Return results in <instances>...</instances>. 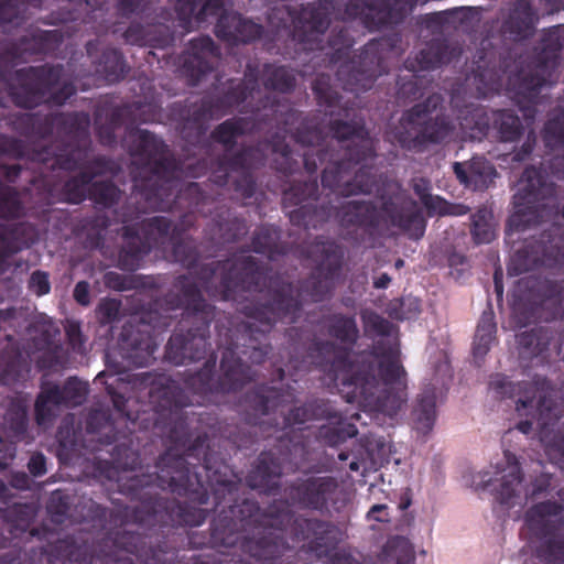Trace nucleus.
Here are the masks:
<instances>
[{"instance_id":"f257e3e1","label":"nucleus","mask_w":564,"mask_h":564,"mask_svg":"<svg viewBox=\"0 0 564 564\" xmlns=\"http://www.w3.org/2000/svg\"><path fill=\"white\" fill-rule=\"evenodd\" d=\"M301 306L289 284L273 290L267 303L242 304L238 311L249 321L235 328H227L224 335L221 332L218 334L217 345L223 349L219 375L216 376L217 356L214 352L202 368L186 375L184 388L163 372L132 375L129 381L135 389H148L149 398L148 403L141 404L135 411L132 408L138 402L126 399L115 388V382L123 379L105 371L98 373L95 382L105 386L115 409L130 423V426L127 425L129 434L115 431L113 424L108 420L97 430L98 414H89L85 436L73 426H59V446L73 454H80L83 449L93 454L106 452L117 467L127 471H133L140 464V455L132 448V434L137 430H151L156 436L166 440L167 448L184 452L194 441L193 422L207 424L210 430L215 425L209 423L215 419L208 413L188 412L187 408L212 402L219 395L236 393L251 382L256 377L252 365L262 364L271 351L269 334L279 321L294 322L300 315Z\"/></svg>"},{"instance_id":"f03ea898","label":"nucleus","mask_w":564,"mask_h":564,"mask_svg":"<svg viewBox=\"0 0 564 564\" xmlns=\"http://www.w3.org/2000/svg\"><path fill=\"white\" fill-rule=\"evenodd\" d=\"M207 431L197 434L184 452L166 448L152 473L123 475L124 479H143L142 488L162 500L169 490L189 502L206 505L212 494L217 516L209 527L212 549L219 552L239 549L261 564H292L294 550L276 532L274 524L285 523L290 512L282 502H271L264 510L259 503L241 497V479L214 449Z\"/></svg>"},{"instance_id":"7ed1b4c3","label":"nucleus","mask_w":564,"mask_h":564,"mask_svg":"<svg viewBox=\"0 0 564 564\" xmlns=\"http://www.w3.org/2000/svg\"><path fill=\"white\" fill-rule=\"evenodd\" d=\"M172 256L188 270L174 278L171 289L158 301L167 311L182 310L177 329L165 347V358L176 365L198 361L210 348L209 327L216 306L204 296L220 301H237L242 292H261L265 275L252 256L216 260L197 265L200 253L194 241L172 238Z\"/></svg>"},{"instance_id":"20e7f679","label":"nucleus","mask_w":564,"mask_h":564,"mask_svg":"<svg viewBox=\"0 0 564 564\" xmlns=\"http://www.w3.org/2000/svg\"><path fill=\"white\" fill-rule=\"evenodd\" d=\"M250 117L229 118L210 133V138L223 145L224 153L213 160L209 181L218 187H226L243 199L252 198L257 192L253 171L262 164V154L252 145H245L232 151L240 137L252 133H264L271 137L274 169L285 176L300 171V162L294 159L292 148L285 137L299 121L301 113L289 100L264 96L259 106L252 109Z\"/></svg>"},{"instance_id":"39448f33","label":"nucleus","mask_w":564,"mask_h":564,"mask_svg":"<svg viewBox=\"0 0 564 564\" xmlns=\"http://www.w3.org/2000/svg\"><path fill=\"white\" fill-rule=\"evenodd\" d=\"M124 142L141 167L133 175V189L119 212L123 223L135 221L151 210L187 208L173 226L172 238L175 239L195 225L196 213L204 216L210 213L205 206L214 204L212 194L196 182L180 186V164L161 138L145 129L128 128Z\"/></svg>"},{"instance_id":"423d86ee","label":"nucleus","mask_w":564,"mask_h":564,"mask_svg":"<svg viewBox=\"0 0 564 564\" xmlns=\"http://www.w3.org/2000/svg\"><path fill=\"white\" fill-rule=\"evenodd\" d=\"M312 364L335 382L347 403L364 410L395 415L405 402V369L397 343L378 339L357 365L347 349L329 339L314 337L307 349Z\"/></svg>"},{"instance_id":"0eeeda50","label":"nucleus","mask_w":564,"mask_h":564,"mask_svg":"<svg viewBox=\"0 0 564 564\" xmlns=\"http://www.w3.org/2000/svg\"><path fill=\"white\" fill-rule=\"evenodd\" d=\"M282 207L292 225L305 229L321 228L335 216L344 239L358 245L375 239L382 213L411 239H421L426 229L423 213L411 197H390L382 202L381 210L371 200L358 199L334 207L329 200H321L316 177L291 183L282 193Z\"/></svg>"},{"instance_id":"6e6552de","label":"nucleus","mask_w":564,"mask_h":564,"mask_svg":"<svg viewBox=\"0 0 564 564\" xmlns=\"http://www.w3.org/2000/svg\"><path fill=\"white\" fill-rule=\"evenodd\" d=\"M289 132L291 138L300 145L307 148L297 154L300 166L303 164L308 175H314L318 164L328 161L322 172V185L343 197L359 194H371L377 188V177L371 163L377 158L376 143L362 119L343 120L330 119L328 130L338 142H348L344 156L334 159L328 149H315L325 134L323 129L303 113ZM296 160V158H294Z\"/></svg>"},{"instance_id":"1a4fd4ad","label":"nucleus","mask_w":564,"mask_h":564,"mask_svg":"<svg viewBox=\"0 0 564 564\" xmlns=\"http://www.w3.org/2000/svg\"><path fill=\"white\" fill-rule=\"evenodd\" d=\"M14 130L28 138L46 139L54 132L62 147H43L32 154V169L37 176L30 182L51 186L50 173L55 171H85L87 174L102 176L117 171L115 161L106 155L90 156L91 140L89 133L90 117L87 112L59 113H19L12 119Z\"/></svg>"},{"instance_id":"9d476101","label":"nucleus","mask_w":564,"mask_h":564,"mask_svg":"<svg viewBox=\"0 0 564 564\" xmlns=\"http://www.w3.org/2000/svg\"><path fill=\"white\" fill-rule=\"evenodd\" d=\"M58 39L56 30H36L30 35L0 43V83L4 84L7 97L17 107L33 109L46 100L61 106L76 94V86L72 82H64L54 90L64 74V67L59 64L23 67L17 69L13 80H10L17 65L44 53Z\"/></svg>"},{"instance_id":"9b49d317","label":"nucleus","mask_w":564,"mask_h":564,"mask_svg":"<svg viewBox=\"0 0 564 564\" xmlns=\"http://www.w3.org/2000/svg\"><path fill=\"white\" fill-rule=\"evenodd\" d=\"M282 502L290 512L285 523L274 524L276 532L285 539L288 529L293 541L304 542L308 550L318 556H328L337 543L336 527L325 520L295 516L292 508L317 511L321 514L339 513L349 502V492L345 486L330 475H311L299 477L284 488Z\"/></svg>"},{"instance_id":"f8f14e48","label":"nucleus","mask_w":564,"mask_h":564,"mask_svg":"<svg viewBox=\"0 0 564 564\" xmlns=\"http://www.w3.org/2000/svg\"><path fill=\"white\" fill-rule=\"evenodd\" d=\"M89 498H82L76 505L73 516L82 527L73 534L58 539L47 546H28L29 539H33L37 531L28 530L34 516L31 507L15 503L8 508L6 518L8 522L1 530L0 549H12L0 552V564H90L93 563L89 544L96 533L91 523L82 522L77 506Z\"/></svg>"},{"instance_id":"ddd939ff","label":"nucleus","mask_w":564,"mask_h":564,"mask_svg":"<svg viewBox=\"0 0 564 564\" xmlns=\"http://www.w3.org/2000/svg\"><path fill=\"white\" fill-rule=\"evenodd\" d=\"M337 417V411L330 402L324 399H313L300 406H295L283 416V432L275 437V444L269 451L262 452L246 477L251 489L265 495H275L280 490V479L283 474H293L301 470L307 462V443L301 433H296L295 425H304L311 421L329 420Z\"/></svg>"},{"instance_id":"4468645a","label":"nucleus","mask_w":564,"mask_h":564,"mask_svg":"<svg viewBox=\"0 0 564 564\" xmlns=\"http://www.w3.org/2000/svg\"><path fill=\"white\" fill-rule=\"evenodd\" d=\"M473 84L479 98H487L506 90L523 110L538 104L542 87L557 64V55L539 53L525 66L519 67L509 56H496V52H478Z\"/></svg>"},{"instance_id":"2eb2a0df","label":"nucleus","mask_w":564,"mask_h":564,"mask_svg":"<svg viewBox=\"0 0 564 564\" xmlns=\"http://www.w3.org/2000/svg\"><path fill=\"white\" fill-rule=\"evenodd\" d=\"M260 93L259 66L249 62L243 78L230 80L223 96H205L196 101L185 99L173 102L169 109V117L175 122L183 139L196 143L205 135L210 119L225 115L226 109L238 107Z\"/></svg>"},{"instance_id":"dca6fc26","label":"nucleus","mask_w":564,"mask_h":564,"mask_svg":"<svg viewBox=\"0 0 564 564\" xmlns=\"http://www.w3.org/2000/svg\"><path fill=\"white\" fill-rule=\"evenodd\" d=\"M444 98L434 93L425 100L405 109L397 123L386 131V140L410 152L422 153L430 145L443 143L454 130L445 113L432 115L443 107Z\"/></svg>"},{"instance_id":"f3484780","label":"nucleus","mask_w":564,"mask_h":564,"mask_svg":"<svg viewBox=\"0 0 564 564\" xmlns=\"http://www.w3.org/2000/svg\"><path fill=\"white\" fill-rule=\"evenodd\" d=\"M328 45L333 50L329 62L339 64L336 77L347 91L356 95L367 91L378 77L388 72L379 40L369 41L358 55L348 58L354 39L346 28H334L328 36Z\"/></svg>"},{"instance_id":"a211bd4d","label":"nucleus","mask_w":564,"mask_h":564,"mask_svg":"<svg viewBox=\"0 0 564 564\" xmlns=\"http://www.w3.org/2000/svg\"><path fill=\"white\" fill-rule=\"evenodd\" d=\"M306 253L307 258L315 263V268L310 278L301 282L300 290L295 289L292 283L286 281H271L270 286L261 299L251 300L247 303H267L271 296V292L284 284L292 286L293 294L300 300L301 305H303L301 293L306 294L313 303L322 302L329 296L343 269L345 258L343 246L328 237L317 236L306 247ZM301 311H303V306H301ZM300 314H302V312H300ZM300 317L301 315H299L294 322H289L288 319L280 322L292 324L297 322Z\"/></svg>"},{"instance_id":"6ab92c4d","label":"nucleus","mask_w":564,"mask_h":564,"mask_svg":"<svg viewBox=\"0 0 564 564\" xmlns=\"http://www.w3.org/2000/svg\"><path fill=\"white\" fill-rule=\"evenodd\" d=\"M545 173L564 180V154L551 158L544 169L530 165L521 177V187L513 197L516 212L509 225L518 231L525 229L530 221L538 223L541 212L549 207L556 197V185L549 181Z\"/></svg>"},{"instance_id":"aec40b11","label":"nucleus","mask_w":564,"mask_h":564,"mask_svg":"<svg viewBox=\"0 0 564 564\" xmlns=\"http://www.w3.org/2000/svg\"><path fill=\"white\" fill-rule=\"evenodd\" d=\"M489 389L497 398H518L516 410L535 409L538 422L543 427L560 414L554 400L555 387L544 376L536 375L531 381L513 383L507 376L496 373L490 377Z\"/></svg>"},{"instance_id":"412c9836","label":"nucleus","mask_w":564,"mask_h":564,"mask_svg":"<svg viewBox=\"0 0 564 564\" xmlns=\"http://www.w3.org/2000/svg\"><path fill=\"white\" fill-rule=\"evenodd\" d=\"M563 510L564 502L546 500L525 511L524 525L538 541L535 555L544 564H564V519H550Z\"/></svg>"},{"instance_id":"4be33fe9","label":"nucleus","mask_w":564,"mask_h":564,"mask_svg":"<svg viewBox=\"0 0 564 564\" xmlns=\"http://www.w3.org/2000/svg\"><path fill=\"white\" fill-rule=\"evenodd\" d=\"M334 0H317L294 9L286 4L274 7L268 14V21L276 30L293 25L294 37L302 43L316 42L325 33L334 13Z\"/></svg>"},{"instance_id":"5701e85b","label":"nucleus","mask_w":564,"mask_h":564,"mask_svg":"<svg viewBox=\"0 0 564 564\" xmlns=\"http://www.w3.org/2000/svg\"><path fill=\"white\" fill-rule=\"evenodd\" d=\"M512 306L513 317L519 326L545 318L544 311L557 310L563 300L562 286L552 280L525 276L518 282Z\"/></svg>"},{"instance_id":"b1692460","label":"nucleus","mask_w":564,"mask_h":564,"mask_svg":"<svg viewBox=\"0 0 564 564\" xmlns=\"http://www.w3.org/2000/svg\"><path fill=\"white\" fill-rule=\"evenodd\" d=\"M419 0H347L345 14L360 19L369 31H378L402 22Z\"/></svg>"},{"instance_id":"393cba45","label":"nucleus","mask_w":564,"mask_h":564,"mask_svg":"<svg viewBox=\"0 0 564 564\" xmlns=\"http://www.w3.org/2000/svg\"><path fill=\"white\" fill-rule=\"evenodd\" d=\"M152 319H147L145 315L140 321H128L121 329L118 348L119 354L127 366L145 367L154 359L156 343L152 334V328L158 324L151 325Z\"/></svg>"},{"instance_id":"a878e982","label":"nucleus","mask_w":564,"mask_h":564,"mask_svg":"<svg viewBox=\"0 0 564 564\" xmlns=\"http://www.w3.org/2000/svg\"><path fill=\"white\" fill-rule=\"evenodd\" d=\"M219 58L220 50L210 36L194 37L178 57V70L189 86H196L214 70Z\"/></svg>"},{"instance_id":"bb28decb","label":"nucleus","mask_w":564,"mask_h":564,"mask_svg":"<svg viewBox=\"0 0 564 564\" xmlns=\"http://www.w3.org/2000/svg\"><path fill=\"white\" fill-rule=\"evenodd\" d=\"M564 256L550 231H543L539 238L527 239L508 264L509 275H520L540 267L550 265Z\"/></svg>"},{"instance_id":"cd10ccee","label":"nucleus","mask_w":564,"mask_h":564,"mask_svg":"<svg viewBox=\"0 0 564 564\" xmlns=\"http://www.w3.org/2000/svg\"><path fill=\"white\" fill-rule=\"evenodd\" d=\"M296 389L288 386L286 389L260 384L246 394V403L252 413H248L246 422L251 426H261L263 416L274 412L278 408L295 400Z\"/></svg>"},{"instance_id":"c85d7f7f","label":"nucleus","mask_w":564,"mask_h":564,"mask_svg":"<svg viewBox=\"0 0 564 564\" xmlns=\"http://www.w3.org/2000/svg\"><path fill=\"white\" fill-rule=\"evenodd\" d=\"M214 31L220 41L229 45L251 44L262 39L265 33L261 23L254 22L238 12L220 15Z\"/></svg>"},{"instance_id":"c756f323","label":"nucleus","mask_w":564,"mask_h":564,"mask_svg":"<svg viewBox=\"0 0 564 564\" xmlns=\"http://www.w3.org/2000/svg\"><path fill=\"white\" fill-rule=\"evenodd\" d=\"M517 344L521 358L542 357L546 359L551 355L544 354L553 344L556 357L564 360V329L555 336L549 327H534L519 333L517 335Z\"/></svg>"},{"instance_id":"7c9ffc66","label":"nucleus","mask_w":564,"mask_h":564,"mask_svg":"<svg viewBox=\"0 0 564 564\" xmlns=\"http://www.w3.org/2000/svg\"><path fill=\"white\" fill-rule=\"evenodd\" d=\"M37 240L39 229L31 223L0 224V271L4 269L10 257L30 248Z\"/></svg>"},{"instance_id":"2f4dec72","label":"nucleus","mask_w":564,"mask_h":564,"mask_svg":"<svg viewBox=\"0 0 564 564\" xmlns=\"http://www.w3.org/2000/svg\"><path fill=\"white\" fill-rule=\"evenodd\" d=\"M452 167L458 182L473 191L487 189L498 175L494 164L484 156L454 162Z\"/></svg>"},{"instance_id":"473e14b6","label":"nucleus","mask_w":564,"mask_h":564,"mask_svg":"<svg viewBox=\"0 0 564 564\" xmlns=\"http://www.w3.org/2000/svg\"><path fill=\"white\" fill-rule=\"evenodd\" d=\"M247 232L246 220L228 208H219L205 229L206 238L217 247L238 241Z\"/></svg>"},{"instance_id":"72a5a7b5","label":"nucleus","mask_w":564,"mask_h":564,"mask_svg":"<svg viewBox=\"0 0 564 564\" xmlns=\"http://www.w3.org/2000/svg\"><path fill=\"white\" fill-rule=\"evenodd\" d=\"M24 172L19 163L0 162V218L18 219L24 215V205L20 199L18 191L3 183H14Z\"/></svg>"},{"instance_id":"f704fd0d","label":"nucleus","mask_w":564,"mask_h":564,"mask_svg":"<svg viewBox=\"0 0 564 564\" xmlns=\"http://www.w3.org/2000/svg\"><path fill=\"white\" fill-rule=\"evenodd\" d=\"M123 205L116 210L117 220L123 221L119 217V212ZM130 221L124 223L121 228V237L124 241L119 250L118 267L123 271H135L140 268L143 258L151 252L149 245L142 241L139 235V229L135 225H129Z\"/></svg>"},{"instance_id":"c9c22d12","label":"nucleus","mask_w":564,"mask_h":564,"mask_svg":"<svg viewBox=\"0 0 564 564\" xmlns=\"http://www.w3.org/2000/svg\"><path fill=\"white\" fill-rule=\"evenodd\" d=\"M507 459V468L502 471L499 485L495 486L490 480L487 481L486 487H492L491 491L495 499L503 506H514V499L520 496V486L523 479L521 467L517 457L509 452L505 453Z\"/></svg>"},{"instance_id":"e433bc0d","label":"nucleus","mask_w":564,"mask_h":564,"mask_svg":"<svg viewBox=\"0 0 564 564\" xmlns=\"http://www.w3.org/2000/svg\"><path fill=\"white\" fill-rule=\"evenodd\" d=\"M536 17L529 0H516L507 19L502 22V31L512 40L529 39L534 32Z\"/></svg>"},{"instance_id":"4c0bfd02","label":"nucleus","mask_w":564,"mask_h":564,"mask_svg":"<svg viewBox=\"0 0 564 564\" xmlns=\"http://www.w3.org/2000/svg\"><path fill=\"white\" fill-rule=\"evenodd\" d=\"M317 106L329 117H349V107L332 84V76L317 74L311 85Z\"/></svg>"},{"instance_id":"58836bf2","label":"nucleus","mask_w":564,"mask_h":564,"mask_svg":"<svg viewBox=\"0 0 564 564\" xmlns=\"http://www.w3.org/2000/svg\"><path fill=\"white\" fill-rule=\"evenodd\" d=\"M449 61L447 41L444 39H432L417 53L405 59L404 67L412 73H417L438 68Z\"/></svg>"},{"instance_id":"ea45409f","label":"nucleus","mask_w":564,"mask_h":564,"mask_svg":"<svg viewBox=\"0 0 564 564\" xmlns=\"http://www.w3.org/2000/svg\"><path fill=\"white\" fill-rule=\"evenodd\" d=\"M321 325L330 338L340 343L339 347L348 350L356 345L359 338V328L355 315L333 313L321 318ZM338 346V344H336Z\"/></svg>"},{"instance_id":"a19ab883","label":"nucleus","mask_w":564,"mask_h":564,"mask_svg":"<svg viewBox=\"0 0 564 564\" xmlns=\"http://www.w3.org/2000/svg\"><path fill=\"white\" fill-rule=\"evenodd\" d=\"M124 41L132 45L165 47L172 42V34L166 25L161 22L147 26L140 23H131L123 33Z\"/></svg>"},{"instance_id":"79ce46f5","label":"nucleus","mask_w":564,"mask_h":564,"mask_svg":"<svg viewBox=\"0 0 564 564\" xmlns=\"http://www.w3.org/2000/svg\"><path fill=\"white\" fill-rule=\"evenodd\" d=\"M259 80L269 91L280 94H291L294 91L297 83L296 72L286 65L265 63L259 69Z\"/></svg>"},{"instance_id":"37998d69","label":"nucleus","mask_w":564,"mask_h":564,"mask_svg":"<svg viewBox=\"0 0 564 564\" xmlns=\"http://www.w3.org/2000/svg\"><path fill=\"white\" fill-rule=\"evenodd\" d=\"M28 403L24 398H12L3 415L2 430L11 441H22L28 432Z\"/></svg>"},{"instance_id":"c03bdc74","label":"nucleus","mask_w":564,"mask_h":564,"mask_svg":"<svg viewBox=\"0 0 564 564\" xmlns=\"http://www.w3.org/2000/svg\"><path fill=\"white\" fill-rule=\"evenodd\" d=\"M129 225H132L129 223ZM139 229V235L144 243L149 245L150 250L163 247L166 242H172L173 223L165 216H154L134 224Z\"/></svg>"},{"instance_id":"a18cd8bd","label":"nucleus","mask_w":564,"mask_h":564,"mask_svg":"<svg viewBox=\"0 0 564 564\" xmlns=\"http://www.w3.org/2000/svg\"><path fill=\"white\" fill-rule=\"evenodd\" d=\"M415 429L423 434L432 431L436 420V393L433 387H429L417 395L412 411Z\"/></svg>"},{"instance_id":"49530a36","label":"nucleus","mask_w":564,"mask_h":564,"mask_svg":"<svg viewBox=\"0 0 564 564\" xmlns=\"http://www.w3.org/2000/svg\"><path fill=\"white\" fill-rule=\"evenodd\" d=\"M61 404V397L56 383H44L36 395L34 403V416L37 425H46L57 416Z\"/></svg>"},{"instance_id":"de8ad7c7","label":"nucleus","mask_w":564,"mask_h":564,"mask_svg":"<svg viewBox=\"0 0 564 564\" xmlns=\"http://www.w3.org/2000/svg\"><path fill=\"white\" fill-rule=\"evenodd\" d=\"M251 247L252 251L270 260L285 253L284 247L280 243V230L272 225H261L254 230Z\"/></svg>"},{"instance_id":"09e8293b","label":"nucleus","mask_w":564,"mask_h":564,"mask_svg":"<svg viewBox=\"0 0 564 564\" xmlns=\"http://www.w3.org/2000/svg\"><path fill=\"white\" fill-rule=\"evenodd\" d=\"M28 371V362L19 347H10L0 352V381L10 386L19 382Z\"/></svg>"},{"instance_id":"8fccbe9b","label":"nucleus","mask_w":564,"mask_h":564,"mask_svg":"<svg viewBox=\"0 0 564 564\" xmlns=\"http://www.w3.org/2000/svg\"><path fill=\"white\" fill-rule=\"evenodd\" d=\"M491 127L501 142H514L523 133V124L512 110L499 109L492 112Z\"/></svg>"},{"instance_id":"3c124183","label":"nucleus","mask_w":564,"mask_h":564,"mask_svg":"<svg viewBox=\"0 0 564 564\" xmlns=\"http://www.w3.org/2000/svg\"><path fill=\"white\" fill-rule=\"evenodd\" d=\"M497 324L495 322V313L491 307L484 311L478 322L474 343V357L482 359L490 350L492 341L496 339Z\"/></svg>"},{"instance_id":"603ef678","label":"nucleus","mask_w":564,"mask_h":564,"mask_svg":"<svg viewBox=\"0 0 564 564\" xmlns=\"http://www.w3.org/2000/svg\"><path fill=\"white\" fill-rule=\"evenodd\" d=\"M459 126L468 138L480 141L488 135L491 121L482 107L473 106L459 116Z\"/></svg>"},{"instance_id":"864d4df0","label":"nucleus","mask_w":564,"mask_h":564,"mask_svg":"<svg viewBox=\"0 0 564 564\" xmlns=\"http://www.w3.org/2000/svg\"><path fill=\"white\" fill-rule=\"evenodd\" d=\"M334 420L333 424H325L318 427L316 438L319 443L334 447L358 434L357 426L344 421L338 413Z\"/></svg>"},{"instance_id":"5fc2aeb1","label":"nucleus","mask_w":564,"mask_h":564,"mask_svg":"<svg viewBox=\"0 0 564 564\" xmlns=\"http://www.w3.org/2000/svg\"><path fill=\"white\" fill-rule=\"evenodd\" d=\"M129 67L122 53L112 47L102 51L97 63L96 72L101 74L109 83L121 80L128 73Z\"/></svg>"},{"instance_id":"6e6d98bb","label":"nucleus","mask_w":564,"mask_h":564,"mask_svg":"<svg viewBox=\"0 0 564 564\" xmlns=\"http://www.w3.org/2000/svg\"><path fill=\"white\" fill-rule=\"evenodd\" d=\"M108 0H83L91 11H102ZM154 0H115L116 12L121 18L143 15L152 9Z\"/></svg>"},{"instance_id":"4d7b16f0","label":"nucleus","mask_w":564,"mask_h":564,"mask_svg":"<svg viewBox=\"0 0 564 564\" xmlns=\"http://www.w3.org/2000/svg\"><path fill=\"white\" fill-rule=\"evenodd\" d=\"M122 197L121 189L110 180L94 181L90 184L88 199L98 208L110 209Z\"/></svg>"},{"instance_id":"13d9d810","label":"nucleus","mask_w":564,"mask_h":564,"mask_svg":"<svg viewBox=\"0 0 564 564\" xmlns=\"http://www.w3.org/2000/svg\"><path fill=\"white\" fill-rule=\"evenodd\" d=\"M94 175L87 174L85 171L79 172L65 181L62 193L67 203L80 204L88 198L90 184Z\"/></svg>"},{"instance_id":"bf43d9fd","label":"nucleus","mask_w":564,"mask_h":564,"mask_svg":"<svg viewBox=\"0 0 564 564\" xmlns=\"http://www.w3.org/2000/svg\"><path fill=\"white\" fill-rule=\"evenodd\" d=\"M542 138L547 149H564V109L555 110L549 118L542 130Z\"/></svg>"},{"instance_id":"052dcab7","label":"nucleus","mask_w":564,"mask_h":564,"mask_svg":"<svg viewBox=\"0 0 564 564\" xmlns=\"http://www.w3.org/2000/svg\"><path fill=\"white\" fill-rule=\"evenodd\" d=\"M104 279L106 286L119 292L138 289L140 286L150 289L158 288L154 279L152 278L127 276L115 271L107 272Z\"/></svg>"},{"instance_id":"680f3d73","label":"nucleus","mask_w":564,"mask_h":564,"mask_svg":"<svg viewBox=\"0 0 564 564\" xmlns=\"http://www.w3.org/2000/svg\"><path fill=\"white\" fill-rule=\"evenodd\" d=\"M382 554L387 563L412 564L414 561L413 550L406 539L394 536L383 547Z\"/></svg>"},{"instance_id":"e2e57ef3","label":"nucleus","mask_w":564,"mask_h":564,"mask_svg":"<svg viewBox=\"0 0 564 564\" xmlns=\"http://www.w3.org/2000/svg\"><path fill=\"white\" fill-rule=\"evenodd\" d=\"M61 404L65 408H75L83 404L87 397V386L76 378H68L61 387L57 384Z\"/></svg>"},{"instance_id":"0e129e2a","label":"nucleus","mask_w":564,"mask_h":564,"mask_svg":"<svg viewBox=\"0 0 564 564\" xmlns=\"http://www.w3.org/2000/svg\"><path fill=\"white\" fill-rule=\"evenodd\" d=\"M491 214L486 208L478 209L471 216L470 232L475 243H489L495 238V230L490 223Z\"/></svg>"},{"instance_id":"69168bd1","label":"nucleus","mask_w":564,"mask_h":564,"mask_svg":"<svg viewBox=\"0 0 564 564\" xmlns=\"http://www.w3.org/2000/svg\"><path fill=\"white\" fill-rule=\"evenodd\" d=\"M70 509V497L63 490H54L47 501L46 510L52 520L56 524H62Z\"/></svg>"},{"instance_id":"338daca9","label":"nucleus","mask_w":564,"mask_h":564,"mask_svg":"<svg viewBox=\"0 0 564 564\" xmlns=\"http://www.w3.org/2000/svg\"><path fill=\"white\" fill-rule=\"evenodd\" d=\"M422 205L426 208L427 215L431 217L434 215H465L469 210V208L464 205L451 204L437 195L426 197Z\"/></svg>"},{"instance_id":"774afa93","label":"nucleus","mask_w":564,"mask_h":564,"mask_svg":"<svg viewBox=\"0 0 564 564\" xmlns=\"http://www.w3.org/2000/svg\"><path fill=\"white\" fill-rule=\"evenodd\" d=\"M398 85H399L398 94H399L400 98H404L410 101H414L423 96V90H424L423 80L420 79L419 76L415 75V73H413V75H411V77L409 79H405L403 77L400 78V80L398 82Z\"/></svg>"}]
</instances>
